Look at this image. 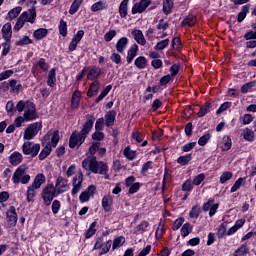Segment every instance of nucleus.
<instances>
[{
    "mask_svg": "<svg viewBox=\"0 0 256 256\" xmlns=\"http://www.w3.org/2000/svg\"><path fill=\"white\" fill-rule=\"evenodd\" d=\"M36 19H37V9L35 8V6H33L31 9L23 12L19 16V18L14 26V29L16 31H20V29H23V27L25 26V23H31L33 25V23H35Z\"/></svg>",
    "mask_w": 256,
    "mask_h": 256,
    "instance_id": "20e7f679",
    "label": "nucleus"
},
{
    "mask_svg": "<svg viewBox=\"0 0 256 256\" xmlns=\"http://www.w3.org/2000/svg\"><path fill=\"white\" fill-rule=\"evenodd\" d=\"M6 219L9 227H15L17 225V211L14 206H11L6 212Z\"/></svg>",
    "mask_w": 256,
    "mask_h": 256,
    "instance_id": "4468645a",
    "label": "nucleus"
},
{
    "mask_svg": "<svg viewBox=\"0 0 256 256\" xmlns=\"http://www.w3.org/2000/svg\"><path fill=\"white\" fill-rule=\"evenodd\" d=\"M57 143H59V132L58 131H53V132H48L42 141V145L45 147L39 154V160L43 161V159L47 158L48 155H51V148L52 147H57Z\"/></svg>",
    "mask_w": 256,
    "mask_h": 256,
    "instance_id": "7ed1b4c3",
    "label": "nucleus"
},
{
    "mask_svg": "<svg viewBox=\"0 0 256 256\" xmlns=\"http://www.w3.org/2000/svg\"><path fill=\"white\" fill-rule=\"evenodd\" d=\"M115 115H116L115 111H113V110L106 113V115H105L106 127H111V125H113V123H115Z\"/></svg>",
    "mask_w": 256,
    "mask_h": 256,
    "instance_id": "c85d7f7f",
    "label": "nucleus"
},
{
    "mask_svg": "<svg viewBox=\"0 0 256 256\" xmlns=\"http://www.w3.org/2000/svg\"><path fill=\"white\" fill-rule=\"evenodd\" d=\"M195 23H197V18L194 15H189L183 20L182 25L183 27H193Z\"/></svg>",
    "mask_w": 256,
    "mask_h": 256,
    "instance_id": "f704fd0d",
    "label": "nucleus"
},
{
    "mask_svg": "<svg viewBox=\"0 0 256 256\" xmlns=\"http://www.w3.org/2000/svg\"><path fill=\"white\" fill-rule=\"evenodd\" d=\"M99 89H101V83H99V81L92 82L87 92L88 97L97 95V93H99Z\"/></svg>",
    "mask_w": 256,
    "mask_h": 256,
    "instance_id": "412c9836",
    "label": "nucleus"
},
{
    "mask_svg": "<svg viewBox=\"0 0 256 256\" xmlns=\"http://www.w3.org/2000/svg\"><path fill=\"white\" fill-rule=\"evenodd\" d=\"M151 5V0H140L136 2L132 7V15H137V13H143L147 7Z\"/></svg>",
    "mask_w": 256,
    "mask_h": 256,
    "instance_id": "ddd939ff",
    "label": "nucleus"
},
{
    "mask_svg": "<svg viewBox=\"0 0 256 256\" xmlns=\"http://www.w3.org/2000/svg\"><path fill=\"white\" fill-rule=\"evenodd\" d=\"M242 185H245V180L243 178H239L231 187V193H235L236 191H239Z\"/></svg>",
    "mask_w": 256,
    "mask_h": 256,
    "instance_id": "09e8293b",
    "label": "nucleus"
},
{
    "mask_svg": "<svg viewBox=\"0 0 256 256\" xmlns=\"http://www.w3.org/2000/svg\"><path fill=\"white\" fill-rule=\"evenodd\" d=\"M72 190L71 193L72 195H77L79 191H81V187H83V174L78 173L76 176H74L72 180Z\"/></svg>",
    "mask_w": 256,
    "mask_h": 256,
    "instance_id": "f8f14e48",
    "label": "nucleus"
},
{
    "mask_svg": "<svg viewBox=\"0 0 256 256\" xmlns=\"http://www.w3.org/2000/svg\"><path fill=\"white\" fill-rule=\"evenodd\" d=\"M137 51H139V47L137 45H133L127 52V63H132L135 57H137Z\"/></svg>",
    "mask_w": 256,
    "mask_h": 256,
    "instance_id": "4be33fe9",
    "label": "nucleus"
},
{
    "mask_svg": "<svg viewBox=\"0 0 256 256\" xmlns=\"http://www.w3.org/2000/svg\"><path fill=\"white\" fill-rule=\"evenodd\" d=\"M209 139H211V134L205 133L202 137L199 138L198 145H200V147H204V145L209 143Z\"/></svg>",
    "mask_w": 256,
    "mask_h": 256,
    "instance_id": "3c124183",
    "label": "nucleus"
},
{
    "mask_svg": "<svg viewBox=\"0 0 256 256\" xmlns=\"http://www.w3.org/2000/svg\"><path fill=\"white\" fill-rule=\"evenodd\" d=\"M173 11V0H164L163 1V12L165 15H169Z\"/></svg>",
    "mask_w": 256,
    "mask_h": 256,
    "instance_id": "58836bf2",
    "label": "nucleus"
},
{
    "mask_svg": "<svg viewBox=\"0 0 256 256\" xmlns=\"http://www.w3.org/2000/svg\"><path fill=\"white\" fill-rule=\"evenodd\" d=\"M111 245H113V241L108 240L106 242H103V238H98L96 243L94 244V250H101L100 255H105L109 253V250L111 249Z\"/></svg>",
    "mask_w": 256,
    "mask_h": 256,
    "instance_id": "9d476101",
    "label": "nucleus"
},
{
    "mask_svg": "<svg viewBox=\"0 0 256 256\" xmlns=\"http://www.w3.org/2000/svg\"><path fill=\"white\" fill-rule=\"evenodd\" d=\"M95 227H97V223L93 222L86 232V239H91V236L95 235V233L97 231V229H95Z\"/></svg>",
    "mask_w": 256,
    "mask_h": 256,
    "instance_id": "864d4df0",
    "label": "nucleus"
},
{
    "mask_svg": "<svg viewBox=\"0 0 256 256\" xmlns=\"http://www.w3.org/2000/svg\"><path fill=\"white\" fill-rule=\"evenodd\" d=\"M13 75V70H6L0 73V81H5V79H9Z\"/></svg>",
    "mask_w": 256,
    "mask_h": 256,
    "instance_id": "338daca9",
    "label": "nucleus"
},
{
    "mask_svg": "<svg viewBox=\"0 0 256 256\" xmlns=\"http://www.w3.org/2000/svg\"><path fill=\"white\" fill-rule=\"evenodd\" d=\"M81 101V92L75 91L72 95L71 105L73 109L79 107V102Z\"/></svg>",
    "mask_w": 256,
    "mask_h": 256,
    "instance_id": "473e14b6",
    "label": "nucleus"
},
{
    "mask_svg": "<svg viewBox=\"0 0 256 256\" xmlns=\"http://www.w3.org/2000/svg\"><path fill=\"white\" fill-rule=\"evenodd\" d=\"M21 11H23V8H21V6L11 9L7 14V19L9 21H13V19H17Z\"/></svg>",
    "mask_w": 256,
    "mask_h": 256,
    "instance_id": "cd10ccee",
    "label": "nucleus"
},
{
    "mask_svg": "<svg viewBox=\"0 0 256 256\" xmlns=\"http://www.w3.org/2000/svg\"><path fill=\"white\" fill-rule=\"evenodd\" d=\"M225 235H227V226L225 224H221L218 227V231H217L218 239H223Z\"/></svg>",
    "mask_w": 256,
    "mask_h": 256,
    "instance_id": "603ef678",
    "label": "nucleus"
},
{
    "mask_svg": "<svg viewBox=\"0 0 256 256\" xmlns=\"http://www.w3.org/2000/svg\"><path fill=\"white\" fill-rule=\"evenodd\" d=\"M219 209V204L215 203V201L210 200L206 202L203 206V211H209L210 217H213L217 213V210Z\"/></svg>",
    "mask_w": 256,
    "mask_h": 256,
    "instance_id": "f3484780",
    "label": "nucleus"
},
{
    "mask_svg": "<svg viewBox=\"0 0 256 256\" xmlns=\"http://www.w3.org/2000/svg\"><path fill=\"white\" fill-rule=\"evenodd\" d=\"M231 177H233V173L231 172H224L221 176H220V183H227V181H229V179H231Z\"/></svg>",
    "mask_w": 256,
    "mask_h": 256,
    "instance_id": "0e129e2a",
    "label": "nucleus"
},
{
    "mask_svg": "<svg viewBox=\"0 0 256 256\" xmlns=\"http://www.w3.org/2000/svg\"><path fill=\"white\" fill-rule=\"evenodd\" d=\"M83 4V0H74L70 6L69 13L70 15H75L79 11V7Z\"/></svg>",
    "mask_w": 256,
    "mask_h": 256,
    "instance_id": "c9c22d12",
    "label": "nucleus"
},
{
    "mask_svg": "<svg viewBox=\"0 0 256 256\" xmlns=\"http://www.w3.org/2000/svg\"><path fill=\"white\" fill-rule=\"evenodd\" d=\"M47 33H49V31L47 29L39 28L34 31L33 37H35V39L41 40V39H43V37H47Z\"/></svg>",
    "mask_w": 256,
    "mask_h": 256,
    "instance_id": "4c0bfd02",
    "label": "nucleus"
},
{
    "mask_svg": "<svg viewBox=\"0 0 256 256\" xmlns=\"http://www.w3.org/2000/svg\"><path fill=\"white\" fill-rule=\"evenodd\" d=\"M183 223H185V218L176 219L172 227L173 231H178V229H181Z\"/></svg>",
    "mask_w": 256,
    "mask_h": 256,
    "instance_id": "052dcab7",
    "label": "nucleus"
},
{
    "mask_svg": "<svg viewBox=\"0 0 256 256\" xmlns=\"http://www.w3.org/2000/svg\"><path fill=\"white\" fill-rule=\"evenodd\" d=\"M123 245H125V237L123 236L116 237L113 240L112 249L113 251H115V249H119V247H123Z\"/></svg>",
    "mask_w": 256,
    "mask_h": 256,
    "instance_id": "e433bc0d",
    "label": "nucleus"
},
{
    "mask_svg": "<svg viewBox=\"0 0 256 256\" xmlns=\"http://www.w3.org/2000/svg\"><path fill=\"white\" fill-rule=\"evenodd\" d=\"M134 65L137 69H145L147 67V59L144 56H139L135 59Z\"/></svg>",
    "mask_w": 256,
    "mask_h": 256,
    "instance_id": "2f4dec72",
    "label": "nucleus"
},
{
    "mask_svg": "<svg viewBox=\"0 0 256 256\" xmlns=\"http://www.w3.org/2000/svg\"><path fill=\"white\" fill-rule=\"evenodd\" d=\"M23 161V154H21L18 151L13 152L10 156H9V163L11 165L17 166L19 165L21 162Z\"/></svg>",
    "mask_w": 256,
    "mask_h": 256,
    "instance_id": "6ab92c4d",
    "label": "nucleus"
},
{
    "mask_svg": "<svg viewBox=\"0 0 256 256\" xmlns=\"http://www.w3.org/2000/svg\"><path fill=\"white\" fill-rule=\"evenodd\" d=\"M245 225V220L240 219L238 221H236L235 225H233L230 229H228V231L226 232V235L228 237H231V235H235L237 231H239V229H241V227H243Z\"/></svg>",
    "mask_w": 256,
    "mask_h": 256,
    "instance_id": "aec40b11",
    "label": "nucleus"
},
{
    "mask_svg": "<svg viewBox=\"0 0 256 256\" xmlns=\"http://www.w3.org/2000/svg\"><path fill=\"white\" fill-rule=\"evenodd\" d=\"M42 127L43 125H41V123L39 122L30 124L24 132V139H26V141H31V139H33L37 135V133L40 132Z\"/></svg>",
    "mask_w": 256,
    "mask_h": 256,
    "instance_id": "1a4fd4ad",
    "label": "nucleus"
},
{
    "mask_svg": "<svg viewBox=\"0 0 256 256\" xmlns=\"http://www.w3.org/2000/svg\"><path fill=\"white\" fill-rule=\"evenodd\" d=\"M54 189H55L57 195L67 193V191H69V189H71L69 180L67 178H64L63 176H58L56 179V182H55Z\"/></svg>",
    "mask_w": 256,
    "mask_h": 256,
    "instance_id": "0eeeda50",
    "label": "nucleus"
},
{
    "mask_svg": "<svg viewBox=\"0 0 256 256\" xmlns=\"http://www.w3.org/2000/svg\"><path fill=\"white\" fill-rule=\"evenodd\" d=\"M85 171H90L98 175H103L105 179H109V166L105 162L97 161L95 157H88L82 162Z\"/></svg>",
    "mask_w": 256,
    "mask_h": 256,
    "instance_id": "f257e3e1",
    "label": "nucleus"
},
{
    "mask_svg": "<svg viewBox=\"0 0 256 256\" xmlns=\"http://www.w3.org/2000/svg\"><path fill=\"white\" fill-rule=\"evenodd\" d=\"M189 161H191V154H188L186 156H180L177 159V163H179V165H187Z\"/></svg>",
    "mask_w": 256,
    "mask_h": 256,
    "instance_id": "bf43d9fd",
    "label": "nucleus"
},
{
    "mask_svg": "<svg viewBox=\"0 0 256 256\" xmlns=\"http://www.w3.org/2000/svg\"><path fill=\"white\" fill-rule=\"evenodd\" d=\"M56 81H57V78L55 77V69H51L48 74L47 85L49 87H55Z\"/></svg>",
    "mask_w": 256,
    "mask_h": 256,
    "instance_id": "79ce46f5",
    "label": "nucleus"
},
{
    "mask_svg": "<svg viewBox=\"0 0 256 256\" xmlns=\"http://www.w3.org/2000/svg\"><path fill=\"white\" fill-rule=\"evenodd\" d=\"M249 253V247H247V244H243L240 246L233 254V256H245Z\"/></svg>",
    "mask_w": 256,
    "mask_h": 256,
    "instance_id": "a19ab883",
    "label": "nucleus"
},
{
    "mask_svg": "<svg viewBox=\"0 0 256 256\" xmlns=\"http://www.w3.org/2000/svg\"><path fill=\"white\" fill-rule=\"evenodd\" d=\"M31 43H33L32 39H30L28 36H23L16 42V45L23 47V45H31Z\"/></svg>",
    "mask_w": 256,
    "mask_h": 256,
    "instance_id": "8fccbe9b",
    "label": "nucleus"
},
{
    "mask_svg": "<svg viewBox=\"0 0 256 256\" xmlns=\"http://www.w3.org/2000/svg\"><path fill=\"white\" fill-rule=\"evenodd\" d=\"M10 87L14 93H19V91L21 90V84H17L16 80L10 81Z\"/></svg>",
    "mask_w": 256,
    "mask_h": 256,
    "instance_id": "69168bd1",
    "label": "nucleus"
},
{
    "mask_svg": "<svg viewBox=\"0 0 256 256\" xmlns=\"http://www.w3.org/2000/svg\"><path fill=\"white\" fill-rule=\"evenodd\" d=\"M107 8V2L105 1H99L94 3L91 6V11H93V13L97 12V11H103V9Z\"/></svg>",
    "mask_w": 256,
    "mask_h": 256,
    "instance_id": "72a5a7b5",
    "label": "nucleus"
},
{
    "mask_svg": "<svg viewBox=\"0 0 256 256\" xmlns=\"http://www.w3.org/2000/svg\"><path fill=\"white\" fill-rule=\"evenodd\" d=\"M132 35L139 45H145L147 41L145 40V36L143 35V32L141 30H134L132 32Z\"/></svg>",
    "mask_w": 256,
    "mask_h": 256,
    "instance_id": "5701e85b",
    "label": "nucleus"
},
{
    "mask_svg": "<svg viewBox=\"0 0 256 256\" xmlns=\"http://www.w3.org/2000/svg\"><path fill=\"white\" fill-rule=\"evenodd\" d=\"M95 191H97L95 186H89L84 192L80 194V203H87V201H89V199L95 195Z\"/></svg>",
    "mask_w": 256,
    "mask_h": 256,
    "instance_id": "2eb2a0df",
    "label": "nucleus"
},
{
    "mask_svg": "<svg viewBox=\"0 0 256 256\" xmlns=\"http://www.w3.org/2000/svg\"><path fill=\"white\" fill-rule=\"evenodd\" d=\"M168 46H169V39H165V40L158 42L155 46V49L157 51H163V49H165Z\"/></svg>",
    "mask_w": 256,
    "mask_h": 256,
    "instance_id": "5fc2aeb1",
    "label": "nucleus"
},
{
    "mask_svg": "<svg viewBox=\"0 0 256 256\" xmlns=\"http://www.w3.org/2000/svg\"><path fill=\"white\" fill-rule=\"evenodd\" d=\"M211 111V104H206L198 112V117H205Z\"/></svg>",
    "mask_w": 256,
    "mask_h": 256,
    "instance_id": "4d7b16f0",
    "label": "nucleus"
},
{
    "mask_svg": "<svg viewBox=\"0 0 256 256\" xmlns=\"http://www.w3.org/2000/svg\"><path fill=\"white\" fill-rule=\"evenodd\" d=\"M180 231H181V236L182 237H187L190 233H192L193 226L189 223H186L182 226Z\"/></svg>",
    "mask_w": 256,
    "mask_h": 256,
    "instance_id": "37998d69",
    "label": "nucleus"
},
{
    "mask_svg": "<svg viewBox=\"0 0 256 256\" xmlns=\"http://www.w3.org/2000/svg\"><path fill=\"white\" fill-rule=\"evenodd\" d=\"M59 32L62 37H67V23L63 20L60 21Z\"/></svg>",
    "mask_w": 256,
    "mask_h": 256,
    "instance_id": "6e6d98bb",
    "label": "nucleus"
},
{
    "mask_svg": "<svg viewBox=\"0 0 256 256\" xmlns=\"http://www.w3.org/2000/svg\"><path fill=\"white\" fill-rule=\"evenodd\" d=\"M127 5H129V0H123L120 3L119 13L121 17H127Z\"/></svg>",
    "mask_w": 256,
    "mask_h": 256,
    "instance_id": "a18cd8bd",
    "label": "nucleus"
},
{
    "mask_svg": "<svg viewBox=\"0 0 256 256\" xmlns=\"http://www.w3.org/2000/svg\"><path fill=\"white\" fill-rule=\"evenodd\" d=\"M37 191V188L33 187L32 185L28 186L27 192H26V201L28 203H31L35 199V193Z\"/></svg>",
    "mask_w": 256,
    "mask_h": 256,
    "instance_id": "7c9ffc66",
    "label": "nucleus"
},
{
    "mask_svg": "<svg viewBox=\"0 0 256 256\" xmlns=\"http://www.w3.org/2000/svg\"><path fill=\"white\" fill-rule=\"evenodd\" d=\"M193 190V182L191 180H186L182 185V191H192Z\"/></svg>",
    "mask_w": 256,
    "mask_h": 256,
    "instance_id": "e2e57ef3",
    "label": "nucleus"
},
{
    "mask_svg": "<svg viewBox=\"0 0 256 256\" xmlns=\"http://www.w3.org/2000/svg\"><path fill=\"white\" fill-rule=\"evenodd\" d=\"M2 37L5 41H11V37H13V28L11 27V23H6L2 27Z\"/></svg>",
    "mask_w": 256,
    "mask_h": 256,
    "instance_id": "a211bd4d",
    "label": "nucleus"
},
{
    "mask_svg": "<svg viewBox=\"0 0 256 256\" xmlns=\"http://www.w3.org/2000/svg\"><path fill=\"white\" fill-rule=\"evenodd\" d=\"M243 137L246 141H254L255 140V132L253 130L246 128L243 132Z\"/></svg>",
    "mask_w": 256,
    "mask_h": 256,
    "instance_id": "de8ad7c7",
    "label": "nucleus"
},
{
    "mask_svg": "<svg viewBox=\"0 0 256 256\" xmlns=\"http://www.w3.org/2000/svg\"><path fill=\"white\" fill-rule=\"evenodd\" d=\"M149 227V222L144 221L141 224H139L136 228L135 231L136 232H141L144 233V231H147V228Z\"/></svg>",
    "mask_w": 256,
    "mask_h": 256,
    "instance_id": "680f3d73",
    "label": "nucleus"
},
{
    "mask_svg": "<svg viewBox=\"0 0 256 256\" xmlns=\"http://www.w3.org/2000/svg\"><path fill=\"white\" fill-rule=\"evenodd\" d=\"M247 13H249V6H243L241 12L238 14V23H243L245 21V17H247Z\"/></svg>",
    "mask_w": 256,
    "mask_h": 256,
    "instance_id": "49530a36",
    "label": "nucleus"
},
{
    "mask_svg": "<svg viewBox=\"0 0 256 256\" xmlns=\"http://www.w3.org/2000/svg\"><path fill=\"white\" fill-rule=\"evenodd\" d=\"M231 146V138L229 136H224L219 144V147L222 149V151H229V149H231Z\"/></svg>",
    "mask_w": 256,
    "mask_h": 256,
    "instance_id": "a878e982",
    "label": "nucleus"
},
{
    "mask_svg": "<svg viewBox=\"0 0 256 256\" xmlns=\"http://www.w3.org/2000/svg\"><path fill=\"white\" fill-rule=\"evenodd\" d=\"M151 253V245L144 247L136 256H147Z\"/></svg>",
    "mask_w": 256,
    "mask_h": 256,
    "instance_id": "774afa93",
    "label": "nucleus"
},
{
    "mask_svg": "<svg viewBox=\"0 0 256 256\" xmlns=\"http://www.w3.org/2000/svg\"><path fill=\"white\" fill-rule=\"evenodd\" d=\"M24 118L26 121H35L37 119V112L35 110V104L32 102H26V110L24 111Z\"/></svg>",
    "mask_w": 256,
    "mask_h": 256,
    "instance_id": "9b49d317",
    "label": "nucleus"
},
{
    "mask_svg": "<svg viewBox=\"0 0 256 256\" xmlns=\"http://www.w3.org/2000/svg\"><path fill=\"white\" fill-rule=\"evenodd\" d=\"M45 181H46L45 175L37 174L34 178V182L32 183V186L35 189H41V185H43V183H45Z\"/></svg>",
    "mask_w": 256,
    "mask_h": 256,
    "instance_id": "bb28decb",
    "label": "nucleus"
},
{
    "mask_svg": "<svg viewBox=\"0 0 256 256\" xmlns=\"http://www.w3.org/2000/svg\"><path fill=\"white\" fill-rule=\"evenodd\" d=\"M111 205H113V198L111 197V195H105L102 198L103 209H105L106 211H109V209H111Z\"/></svg>",
    "mask_w": 256,
    "mask_h": 256,
    "instance_id": "c756f323",
    "label": "nucleus"
},
{
    "mask_svg": "<svg viewBox=\"0 0 256 256\" xmlns=\"http://www.w3.org/2000/svg\"><path fill=\"white\" fill-rule=\"evenodd\" d=\"M111 89H113V86H111V85L106 86L102 90L100 95L96 98V103H99V101H103V99H105V97H107V95H109V92L111 91Z\"/></svg>",
    "mask_w": 256,
    "mask_h": 256,
    "instance_id": "ea45409f",
    "label": "nucleus"
},
{
    "mask_svg": "<svg viewBox=\"0 0 256 256\" xmlns=\"http://www.w3.org/2000/svg\"><path fill=\"white\" fill-rule=\"evenodd\" d=\"M127 43H129V39H127V37H122L118 40L116 44V50L118 53H123L125 49H127Z\"/></svg>",
    "mask_w": 256,
    "mask_h": 256,
    "instance_id": "393cba45",
    "label": "nucleus"
},
{
    "mask_svg": "<svg viewBox=\"0 0 256 256\" xmlns=\"http://www.w3.org/2000/svg\"><path fill=\"white\" fill-rule=\"evenodd\" d=\"M13 183L16 185L19 183H22V185H27L29 181H31V176L27 174V166L26 165H21L16 169V171L13 174L12 177Z\"/></svg>",
    "mask_w": 256,
    "mask_h": 256,
    "instance_id": "39448f33",
    "label": "nucleus"
},
{
    "mask_svg": "<svg viewBox=\"0 0 256 256\" xmlns=\"http://www.w3.org/2000/svg\"><path fill=\"white\" fill-rule=\"evenodd\" d=\"M22 151L24 155H30L31 157H37L39 151H41V145L35 144L33 142H24L22 146Z\"/></svg>",
    "mask_w": 256,
    "mask_h": 256,
    "instance_id": "6e6552de",
    "label": "nucleus"
},
{
    "mask_svg": "<svg viewBox=\"0 0 256 256\" xmlns=\"http://www.w3.org/2000/svg\"><path fill=\"white\" fill-rule=\"evenodd\" d=\"M199 213H201V209L198 206H194L189 212V217H191V219H197L199 217Z\"/></svg>",
    "mask_w": 256,
    "mask_h": 256,
    "instance_id": "13d9d810",
    "label": "nucleus"
},
{
    "mask_svg": "<svg viewBox=\"0 0 256 256\" xmlns=\"http://www.w3.org/2000/svg\"><path fill=\"white\" fill-rule=\"evenodd\" d=\"M93 123V120H88L80 132L72 133L69 141V147H71V149H75V147H79V145H83V143H85V139H87L89 131L93 129Z\"/></svg>",
    "mask_w": 256,
    "mask_h": 256,
    "instance_id": "f03ea898",
    "label": "nucleus"
},
{
    "mask_svg": "<svg viewBox=\"0 0 256 256\" xmlns=\"http://www.w3.org/2000/svg\"><path fill=\"white\" fill-rule=\"evenodd\" d=\"M99 75H101V68L92 67L87 74V79L89 81H95V79H97V77H99Z\"/></svg>",
    "mask_w": 256,
    "mask_h": 256,
    "instance_id": "b1692460",
    "label": "nucleus"
},
{
    "mask_svg": "<svg viewBox=\"0 0 256 256\" xmlns=\"http://www.w3.org/2000/svg\"><path fill=\"white\" fill-rule=\"evenodd\" d=\"M57 191L55 190V186L53 184H48L42 191V199L45 205H51V202L55 197H58Z\"/></svg>",
    "mask_w": 256,
    "mask_h": 256,
    "instance_id": "423d86ee",
    "label": "nucleus"
},
{
    "mask_svg": "<svg viewBox=\"0 0 256 256\" xmlns=\"http://www.w3.org/2000/svg\"><path fill=\"white\" fill-rule=\"evenodd\" d=\"M124 155H125L126 159L133 161V159H135V157H137V152L135 150H131L130 147H126L124 149Z\"/></svg>",
    "mask_w": 256,
    "mask_h": 256,
    "instance_id": "c03bdc74",
    "label": "nucleus"
},
{
    "mask_svg": "<svg viewBox=\"0 0 256 256\" xmlns=\"http://www.w3.org/2000/svg\"><path fill=\"white\" fill-rule=\"evenodd\" d=\"M84 35H85V31L79 30L76 33V35L73 36L69 44V51H75V49H77V45H79V42L83 39Z\"/></svg>",
    "mask_w": 256,
    "mask_h": 256,
    "instance_id": "dca6fc26",
    "label": "nucleus"
}]
</instances>
